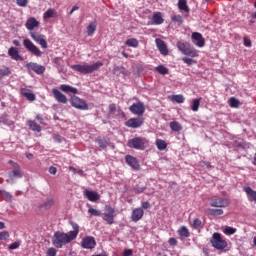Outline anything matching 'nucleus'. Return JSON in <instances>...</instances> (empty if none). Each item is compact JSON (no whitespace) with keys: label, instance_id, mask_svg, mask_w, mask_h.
I'll list each match as a JSON object with an SVG mask.
<instances>
[{"label":"nucleus","instance_id":"5fc2aeb1","mask_svg":"<svg viewBox=\"0 0 256 256\" xmlns=\"http://www.w3.org/2000/svg\"><path fill=\"white\" fill-rule=\"evenodd\" d=\"M172 21L179 23L180 25L183 23V17L181 15H174L172 16Z\"/></svg>","mask_w":256,"mask_h":256},{"label":"nucleus","instance_id":"4468645a","mask_svg":"<svg viewBox=\"0 0 256 256\" xmlns=\"http://www.w3.org/2000/svg\"><path fill=\"white\" fill-rule=\"evenodd\" d=\"M97 242L93 236H87L82 239L81 247L82 249H95Z\"/></svg>","mask_w":256,"mask_h":256},{"label":"nucleus","instance_id":"e2e57ef3","mask_svg":"<svg viewBox=\"0 0 256 256\" xmlns=\"http://www.w3.org/2000/svg\"><path fill=\"white\" fill-rule=\"evenodd\" d=\"M142 209H149L151 207V204H149L148 201H144L141 203Z\"/></svg>","mask_w":256,"mask_h":256},{"label":"nucleus","instance_id":"5701e85b","mask_svg":"<svg viewBox=\"0 0 256 256\" xmlns=\"http://www.w3.org/2000/svg\"><path fill=\"white\" fill-rule=\"evenodd\" d=\"M8 55L11 57V59H14V61H23V57H21L19 50H17L15 47L9 48Z\"/></svg>","mask_w":256,"mask_h":256},{"label":"nucleus","instance_id":"603ef678","mask_svg":"<svg viewBox=\"0 0 256 256\" xmlns=\"http://www.w3.org/2000/svg\"><path fill=\"white\" fill-rule=\"evenodd\" d=\"M9 232L8 231H2L0 232V241H7L9 239Z\"/></svg>","mask_w":256,"mask_h":256},{"label":"nucleus","instance_id":"052dcab7","mask_svg":"<svg viewBox=\"0 0 256 256\" xmlns=\"http://www.w3.org/2000/svg\"><path fill=\"white\" fill-rule=\"evenodd\" d=\"M201 167H206L207 169H211V162H206V161H202L201 162Z\"/></svg>","mask_w":256,"mask_h":256},{"label":"nucleus","instance_id":"a211bd4d","mask_svg":"<svg viewBox=\"0 0 256 256\" xmlns=\"http://www.w3.org/2000/svg\"><path fill=\"white\" fill-rule=\"evenodd\" d=\"M229 200L227 198H214L210 202L211 207H229Z\"/></svg>","mask_w":256,"mask_h":256},{"label":"nucleus","instance_id":"a878e982","mask_svg":"<svg viewBox=\"0 0 256 256\" xmlns=\"http://www.w3.org/2000/svg\"><path fill=\"white\" fill-rule=\"evenodd\" d=\"M38 26H39V21H37L35 17H31L26 21V29H28V31H33L35 27H38Z\"/></svg>","mask_w":256,"mask_h":256},{"label":"nucleus","instance_id":"7ed1b4c3","mask_svg":"<svg viewBox=\"0 0 256 256\" xmlns=\"http://www.w3.org/2000/svg\"><path fill=\"white\" fill-rule=\"evenodd\" d=\"M127 147L137 149L138 151H145L146 147H149V140L145 137H135L128 140Z\"/></svg>","mask_w":256,"mask_h":256},{"label":"nucleus","instance_id":"a18cd8bd","mask_svg":"<svg viewBox=\"0 0 256 256\" xmlns=\"http://www.w3.org/2000/svg\"><path fill=\"white\" fill-rule=\"evenodd\" d=\"M229 105L230 107L237 109V107H239V100H237L235 97H231L229 99Z\"/></svg>","mask_w":256,"mask_h":256},{"label":"nucleus","instance_id":"ea45409f","mask_svg":"<svg viewBox=\"0 0 256 256\" xmlns=\"http://www.w3.org/2000/svg\"><path fill=\"white\" fill-rule=\"evenodd\" d=\"M0 195L7 201V203H11V201H13V195L7 191H1Z\"/></svg>","mask_w":256,"mask_h":256},{"label":"nucleus","instance_id":"39448f33","mask_svg":"<svg viewBox=\"0 0 256 256\" xmlns=\"http://www.w3.org/2000/svg\"><path fill=\"white\" fill-rule=\"evenodd\" d=\"M210 243L214 249H217L218 251H223V249H227V241L223 239V236H221V233L215 232L212 235V238L210 239Z\"/></svg>","mask_w":256,"mask_h":256},{"label":"nucleus","instance_id":"473e14b6","mask_svg":"<svg viewBox=\"0 0 256 256\" xmlns=\"http://www.w3.org/2000/svg\"><path fill=\"white\" fill-rule=\"evenodd\" d=\"M156 147H157L158 151H165V149H167V142L162 139H157Z\"/></svg>","mask_w":256,"mask_h":256},{"label":"nucleus","instance_id":"79ce46f5","mask_svg":"<svg viewBox=\"0 0 256 256\" xmlns=\"http://www.w3.org/2000/svg\"><path fill=\"white\" fill-rule=\"evenodd\" d=\"M96 141H97L100 149H107V145H109V142H107V139L98 138Z\"/></svg>","mask_w":256,"mask_h":256},{"label":"nucleus","instance_id":"393cba45","mask_svg":"<svg viewBox=\"0 0 256 256\" xmlns=\"http://www.w3.org/2000/svg\"><path fill=\"white\" fill-rule=\"evenodd\" d=\"M26 125L31 131H36V133H41V125L37 124L35 120H27Z\"/></svg>","mask_w":256,"mask_h":256},{"label":"nucleus","instance_id":"69168bd1","mask_svg":"<svg viewBox=\"0 0 256 256\" xmlns=\"http://www.w3.org/2000/svg\"><path fill=\"white\" fill-rule=\"evenodd\" d=\"M35 119H36V121H38V122H40L41 124H43V115H41V114H37L36 116H35Z\"/></svg>","mask_w":256,"mask_h":256},{"label":"nucleus","instance_id":"0e129e2a","mask_svg":"<svg viewBox=\"0 0 256 256\" xmlns=\"http://www.w3.org/2000/svg\"><path fill=\"white\" fill-rule=\"evenodd\" d=\"M49 173H50L51 175H56V174H57V168L54 167V166H51V167L49 168Z\"/></svg>","mask_w":256,"mask_h":256},{"label":"nucleus","instance_id":"de8ad7c7","mask_svg":"<svg viewBox=\"0 0 256 256\" xmlns=\"http://www.w3.org/2000/svg\"><path fill=\"white\" fill-rule=\"evenodd\" d=\"M147 188L145 186H141V185H136L134 188H133V191L134 193H137V195L143 193Z\"/></svg>","mask_w":256,"mask_h":256},{"label":"nucleus","instance_id":"13d9d810","mask_svg":"<svg viewBox=\"0 0 256 256\" xmlns=\"http://www.w3.org/2000/svg\"><path fill=\"white\" fill-rule=\"evenodd\" d=\"M19 7H27L28 0H16Z\"/></svg>","mask_w":256,"mask_h":256},{"label":"nucleus","instance_id":"4d7b16f0","mask_svg":"<svg viewBox=\"0 0 256 256\" xmlns=\"http://www.w3.org/2000/svg\"><path fill=\"white\" fill-rule=\"evenodd\" d=\"M182 61H183V63H186V65H189V66H191L193 63H195V61L189 57L182 58Z\"/></svg>","mask_w":256,"mask_h":256},{"label":"nucleus","instance_id":"c756f323","mask_svg":"<svg viewBox=\"0 0 256 256\" xmlns=\"http://www.w3.org/2000/svg\"><path fill=\"white\" fill-rule=\"evenodd\" d=\"M55 205V199L53 198H47L42 205H40L41 209H45L46 211H49L51 207Z\"/></svg>","mask_w":256,"mask_h":256},{"label":"nucleus","instance_id":"09e8293b","mask_svg":"<svg viewBox=\"0 0 256 256\" xmlns=\"http://www.w3.org/2000/svg\"><path fill=\"white\" fill-rule=\"evenodd\" d=\"M224 233H225V235H235V233H237V229H235L233 227H230V226H227L224 229Z\"/></svg>","mask_w":256,"mask_h":256},{"label":"nucleus","instance_id":"1a4fd4ad","mask_svg":"<svg viewBox=\"0 0 256 256\" xmlns=\"http://www.w3.org/2000/svg\"><path fill=\"white\" fill-rule=\"evenodd\" d=\"M8 163L13 167V170L9 172V177L11 179H21V177H23V172L21 171V167H19V164H17V162H14L13 160H9Z\"/></svg>","mask_w":256,"mask_h":256},{"label":"nucleus","instance_id":"412c9836","mask_svg":"<svg viewBox=\"0 0 256 256\" xmlns=\"http://www.w3.org/2000/svg\"><path fill=\"white\" fill-rule=\"evenodd\" d=\"M143 215H145V211H143V208H135L132 211L131 219L134 223H137V221H141V219H143Z\"/></svg>","mask_w":256,"mask_h":256},{"label":"nucleus","instance_id":"f704fd0d","mask_svg":"<svg viewBox=\"0 0 256 256\" xmlns=\"http://www.w3.org/2000/svg\"><path fill=\"white\" fill-rule=\"evenodd\" d=\"M208 215H212V217H217L219 215H223V209H213L209 208L207 210Z\"/></svg>","mask_w":256,"mask_h":256},{"label":"nucleus","instance_id":"72a5a7b5","mask_svg":"<svg viewBox=\"0 0 256 256\" xmlns=\"http://www.w3.org/2000/svg\"><path fill=\"white\" fill-rule=\"evenodd\" d=\"M120 109H117V105L115 103H112L109 105V114L112 115V117H116V115H119Z\"/></svg>","mask_w":256,"mask_h":256},{"label":"nucleus","instance_id":"774afa93","mask_svg":"<svg viewBox=\"0 0 256 256\" xmlns=\"http://www.w3.org/2000/svg\"><path fill=\"white\" fill-rule=\"evenodd\" d=\"M69 171H72V173L76 174L78 170L75 167L70 166Z\"/></svg>","mask_w":256,"mask_h":256},{"label":"nucleus","instance_id":"6ab92c4d","mask_svg":"<svg viewBox=\"0 0 256 256\" xmlns=\"http://www.w3.org/2000/svg\"><path fill=\"white\" fill-rule=\"evenodd\" d=\"M60 91L62 93H66L67 95H77L79 93V90L69 84H61L59 86Z\"/></svg>","mask_w":256,"mask_h":256},{"label":"nucleus","instance_id":"49530a36","mask_svg":"<svg viewBox=\"0 0 256 256\" xmlns=\"http://www.w3.org/2000/svg\"><path fill=\"white\" fill-rule=\"evenodd\" d=\"M88 213H89V215H92V217H101V211H99L95 208H89Z\"/></svg>","mask_w":256,"mask_h":256},{"label":"nucleus","instance_id":"bb28decb","mask_svg":"<svg viewBox=\"0 0 256 256\" xmlns=\"http://www.w3.org/2000/svg\"><path fill=\"white\" fill-rule=\"evenodd\" d=\"M20 93H21V95H23V97H26V99L28 101H35V94H33V92H31V90L26 89V88H21Z\"/></svg>","mask_w":256,"mask_h":256},{"label":"nucleus","instance_id":"4be33fe9","mask_svg":"<svg viewBox=\"0 0 256 256\" xmlns=\"http://www.w3.org/2000/svg\"><path fill=\"white\" fill-rule=\"evenodd\" d=\"M84 195L87 197L88 201H91L92 203H96V201L101 199V196L96 191L85 190Z\"/></svg>","mask_w":256,"mask_h":256},{"label":"nucleus","instance_id":"e433bc0d","mask_svg":"<svg viewBox=\"0 0 256 256\" xmlns=\"http://www.w3.org/2000/svg\"><path fill=\"white\" fill-rule=\"evenodd\" d=\"M125 45H127V47L137 48V47H139V41L135 38H130V39L126 40Z\"/></svg>","mask_w":256,"mask_h":256},{"label":"nucleus","instance_id":"c9c22d12","mask_svg":"<svg viewBox=\"0 0 256 256\" xmlns=\"http://www.w3.org/2000/svg\"><path fill=\"white\" fill-rule=\"evenodd\" d=\"M201 99L202 98H197V99L192 100V106H191L192 111H194V112L199 111V107L201 105Z\"/></svg>","mask_w":256,"mask_h":256},{"label":"nucleus","instance_id":"8fccbe9b","mask_svg":"<svg viewBox=\"0 0 256 256\" xmlns=\"http://www.w3.org/2000/svg\"><path fill=\"white\" fill-rule=\"evenodd\" d=\"M19 247H21V241H16V242H13L12 244H10L8 246V249H10V251H13L15 249H19Z\"/></svg>","mask_w":256,"mask_h":256},{"label":"nucleus","instance_id":"f03ea898","mask_svg":"<svg viewBox=\"0 0 256 256\" xmlns=\"http://www.w3.org/2000/svg\"><path fill=\"white\" fill-rule=\"evenodd\" d=\"M99 67H103V62L98 61L92 65L75 64L71 66V69H73V71H77L78 73H82L83 75H87V74L93 73L94 71H97Z\"/></svg>","mask_w":256,"mask_h":256},{"label":"nucleus","instance_id":"2f4dec72","mask_svg":"<svg viewBox=\"0 0 256 256\" xmlns=\"http://www.w3.org/2000/svg\"><path fill=\"white\" fill-rule=\"evenodd\" d=\"M170 129L176 133H179V131H182L183 126H181V124L177 121H172L170 122Z\"/></svg>","mask_w":256,"mask_h":256},{"label":"nucleus","instance_id":"338daca9","mask_svg":"<svg viewBox=\"0 0 256 256\" xmlns=\"http://www.w3.org/2000/svg\"><path fill=\"white\" fill-rule=\"evenodd\" d=\"M168 243H169V245L175 246V245H177V239H175V238H170V239L168 240Z\"/></svg>","mask_w":256,"mask_h":256},{"label":"nucleus","instance_id":"dca6fc26","mask_svg":"<svg viewBox=\"0 0 256 256\" xmlns=\"http://www.w3.org/2000/svg\"><path fill=\"white\" fill-rule=\"evenodd\" d=\"M129 111L133 113V115H143L145 113V104L143 102L134 103L129 107Z\"/></svg>","mask_w":256,"mask_h":256},{"label":"nucleus","instance_id":"c03bdc74","mask_svg":"<svg viewBox=\"0 0 256 256\" xmlns=\"http://www.w3.org/2000/svg\"><path fill=\"white\" fill-rule=\"evenodd\" d=\"M9 75H11V70H9L8 67L0 69V79H3V77H9Z\"/></svg>","mask_w":256,"mask_h":256},{"label":"nucleus","instance_id":"6e6552de","mask_svg":"<svg viewBox=\"0 0 256 256\" xmlns=\"http://www.w3.org/2000/svg\"><path fill=\"white\" fill-rule=\"evenodd\" d=\"M23 45H24L25 49H27V51L32 53V55H35V57H41V55H42L41 50L39 48H37V46H35V44H33L31 40L24 39Z\"/></svg>","mask_w":256,"mask_h":256},{"label":"nucleus","instance_id":"ddd939ff","mask_svg":"<svg viewBox=\"0 0 256 256\" xmlns=\"http://www.w3.org/2000/svg\"><path fill=\"white\" fill-rule=\"evenodd\" d=\"M191 39L194 45L199 48L205 47V38H203V34L199 32H193L191 35Z\"/></svg>","mask_w":256,"mask_h":256},{"label":"nucleus","instance_id":"0eeeda50","mask_svg":"<svg viewBox=\"0 0 256 256\" xmlns=\"http://www.w3.org/2000/svg\"><path fill=\"white\" fill-rule=\"evenodd\" d=\"M103 221H106L108 225H113L115 223V208L111 205H106L104 208V213L102 214Z\"/></svg>","mask_w":256,"mask_h":256},{"label":"nucleus","instance_id":"680f3d73","mask_svg":"<svg viewBox=\"0 0 256 256\" xmlns=\"http://www.w3.org/2000/svg\"><path fill=\"white\" fill-rule=\"evenodd\" d=\"M124 256H133V250L131 249H125L123 252Z\"/></svg>","mask_w":256,"mask_h":256},{"label":"nucleus","instance_id":"9b49d317","mask_svg":"<svg viewBox=\"0 0 256 256\" xmlns=\"http://www.w3.org/2000/svg\"><path fill=\"white\" fill-rule=\"evenodd\" d=\"M30 37L35 41V43H38L42 47V49H47V40H45V36L37 33V32H30Z\"/></svg>","mask_w":256,"mask_h":256},{"label":"nucleus","instance_id":"20e7f679","mask_svg":"<svg viewBox=\"0 0 256 256\" xmlns=\"http://www.w3.org/2000/svg\"><path fill=\"white\" fill-rule=\"evenodd\" d=\"M176 45L183 55H187L188 57H199V52L197 49L191 47L189 42L181 40L178 41Z\"/></svg>","mask_w":256,"mask_h":256},{"label":"nucleus","instance_id":"9d476101","mask_svg":"<svg viewBox=\"0 0 256 256\" xmlns=\"http://www.w3.org/2000/svg\"><path fill=\"white\" fill-rule=\"evenodd\" d=\"M26 69L28 71H34L36 75H43L45 73V66L39 65L35 62H29L26 64Z\"/></svg>","mask_w":256,"mask_h":256},{"label":"nucleus","instance_id":"f8f14e48","mask_svg":"<svg viewBox=\"0 0 256 256\" xmlns=\"http://www.w3.org/2000/svg\"><path fill=\"white\" fill-rule=\"evenodd\" d=\"M143 118L136 117V118H130L125 122V126L129 127L130 129H139V127L143 126Z\"/></svg>","mask_w":256,"mask_h":256},{"label":"nucleus","instance_id":"cd10ccee","mask_svg":"<svg viewBox=\"0 0 256 256\" xmlns=\"http://www.w3.org/2000/svg\"><path fill=\"white\" fill-rule=\"evenodd\" d=\"M244 191H245L247 197L249 198V201H255V203H256V191L253 190L249 186L244 187Z\"/></svg>","mask_w":256,"mask_h":256},{"label":"nucleus","instance_id":"aec40b11","mask_svg":"<svg viewBox=\"0 0 256 256\" xmlns=\"http://www.w3.org/2000/svg\"><path fill=\"white\" fill-rule=\"evenodd\" d=\"M156 47L160 51L161 55H169V49H167V44L160 38L155 39Z\"/></svg>","mask_w":256,"mask_h":256},{"label":"nucleus","instance_id":"bf43d9fd","mask_svg":"<svg viewBox=\"0 0 256 256\" xmlns=\"http://www.w3.org/2000/svg\"><path fill=\"white\" fill-rule=\"evenodd\" d=\"M243 43L245 47H251V39H248L247 37L243 38Z\"/></svg>","mask_w":256,"mask_h":256},{"label":"nucleus","instance_id":"a19ab883","mask_svg":"<svg viewBox=\"0 0 256 256\" xmlns=\"http://www.w3.org/2000/svg\"><path fill=\"white\" fill-rule=\"evenodd\" d=\"M57 15V12H55L54 9H48L44 14H43V19H51Z\"/></svg>","mask_w":256,"mask_h":256},{"label":"nucleus","instance_id":"2eb2a0df","mask_svg":"<svg viewBox=\"0 0 256 256\" xmlns=\"http://www.w3.org/2000/svg\"><path fill=\"white\" fill-rule=\"evenodd\" d=\"M125 161L133 169V171H140L141 170V165L139 164V160L135 158L132 155H126L125 156Z\"/></svg>","mask_w":256,"mask_h":256},{"label":"nucleus","instance_id":"f3484780","mask_svg":"<svg viewBox=\"0 0 256 256\" xmlns=\"http://www.w3.org/2000/svg\"><path fill=\"white\" fill-rule=\"evenodd\" d=\"M52 94H53L54 99L58 103H62L63 105H67L69 100L67 99V96H65V94H63V92L59 91L57 88H53L52 89Z\"/></svg>","mask_w":256,"mask_h":256},{"label":"nucleus","instance_id":"f257e3e1","mask_svg":"<svg viewBox=\"0 0 256 256\" xmlns=\"http://www.w3.org/2000/svg\"><path fill=\"white\" fill-rule=\"evenodd\" d=\"M73 230L67 233L56 231L52 237V245L56 247V249H63L65 245H69L71 241H75L77 239V235H79V225L73 224Z\"/></svg>","mask_w":256,"mask_h":256},{"label":"nucleus","instance_id":"6e6d98bb","mask_svg":"<svg viewBox=\"0 0 256 256\" xmlns=\"http://www.w3.org/2000/svg\"><path fill=\"white\" fill-rule=\"evenodd\" d=\"M201 220L199 218L194 219L193 223H192V227L193 229H199V227H201Z\"/></svg>","mask_w":256,"mask_h":256},{"label":"nucleus","instance_id":"b1692460","mask_svg":"<svg viewBox=\"0 0 256 256\" xmlns=\"http://www.w3.org/2000/svg\"><path fill=\"white\" fill-rule=\"evenodd\" d=\"M165 19L161 12H155L152 16V25H163Z\"/></svg>","mask_w":256,"mask_h":256},{"label":"nucleus","instance_id":"37998d69","mask_svg":"<svg viewBox=\"0 0 256 256\" xmlns=\"http://www.w3.org/2000/svg\"><path fill=\"white\" fill-rule=\"evenodd\" d=\"M178 235H180V237H189V229H187L185 226L180 227L178 230Z\"/></svg>","mask_w":256,"mask_h":256},{"label":"nucleus","instance_id":"58836bf2","mask_svg":"<svg viewBox=\"0 0 256 256\" xmlns=\"http://www.w3.org/2000/svg\"><path fill=\"white\" fill-rule=\"evenodd\" d=\"M155 71H157V73H159L160 75H169V69L163 65L157 66L155 68Z\"/></svg>","mask_w":256,"mask_h":256},{"label":"nucleus","instance_id":"7c9ffc66","mask_svg":"<svg viewBox=\"0 0 256 256\" xmlns=\"http://www.w3.org/2000/svg\"><path fill=\"white\" fill-rule=\"evenodd\" d=\"M178 9L180 11H184V13H189V6L187 5V0H179L178 1Z\"/></svg>","mask_w":256,"mask_h":256},{"label":"nucleus","instance_id":"3c124183","mask_svg":"<svg viewBox=\"0 0 256 256\" xmlns=\"http://www.w3.org/2000/svg\"><path fill=\"white\" fill-rule=\"evenodd\" d=\"M46 256H57V249L51 247L46 251Z\"/></svg>","mask_w":256,"mask_h":256},{"label":"nucleus","instance_id":"864d4df0","mask_svg":"<svg viewBox=\"0 0 256 256\" xmlns=\"http://www.w3.org/2000/svg\"><path fill=\"white\" fill-rule=\"evenodd\" d=\"M54 63H55V65L59 68V67H63V65H64V61H63V58H61V57H56L55 59H54Z\"/></svg>","mask_w":256,"mask_h":256},{"label":"nucleus","instance_id":"423d86ee","mask_svg":"<svg viewBox=\"0 0 256 256\" xmlns=\"http://www.w3.org/2000/svg\"><path fill=\"white\" fill-rule=\"evenodd\" d=\"M70 103L74 107V109H78L79 111L89 110V104H87V101H85V99L79 98L78 96H71Z\"/></svg>","mask_w":256,"mask_h":256},{"label":"nucleus","instance_id":"4c0bfd02","mask_svg":"<svg viewBox=\"0 0 256 256\" xmlns=\"http://www.w3.org/2000/svg\"><path fill=\"white\" fill-rule=\"evenodd\" d=\"M171 101L172 103H185V97L181 94L173 95L171 96Z\"/></svg>","mask_w":256,"mask_h":256},{"label":"nucleus","instance_id":"c85d7f7f","mask_svg":"<svg viewBox=\"0 0 256 256\" xmlns=\"http://www.w3.org/2000/svg\"><path fill=\"white\" fill-rule=\"evenodd\" d=\"M95 31H97V21L96 20L90 22L89 25L87 26L88 37H93V33H95Z\"/></svg>","mask_w":256,"mask_h":256}]
</instances>
